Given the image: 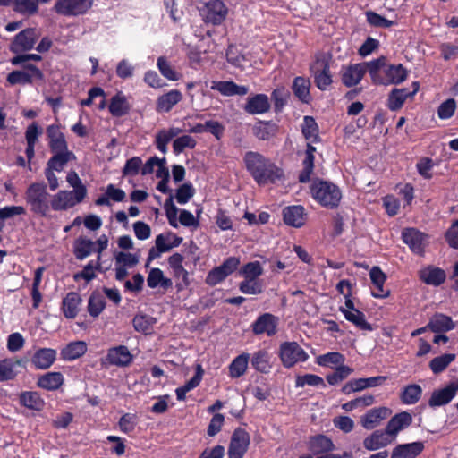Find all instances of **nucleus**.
Here are the masks:
<instances>
[{
	"label": "nucleus",
	"mask_w": 458,
	"mask_h": 458,
	"mask_svg": "<svg viewBox=\"0 0 458 458\" xmlns=\"http://www.w3.org/2000/svg\"><path fill=\"white\" fill-rule=\"evenodd\" d=\"M249 360L250 354L247 352H242L236 356L228 367L229 377L231 378H238L243 376L247 370Z\"/></svg>",
	"instance_id": "obj_45"
},
{
	"label": "nucleus",
	"mask_w": 458,
	"mask_h": 458,
	"mask_svg": "<svg viewBox=\"0 0 458 458\" xmlns=\"http://www.w3.org/2000/svg\"><path fill=\"white\" fill-rule=\"evenodd\" d=\"M412 91L406 88H394L388 94L386 106L390 111L400 110L408 98H411L418 92L420 84L418 81L412 82Z\"/></svg>",
	"instance_id": "obj_9"
},
{
	"label": "nucleus",
	"mask_w": 458,
	"mask_h": 458,
	"mask_svg": "<svg viewBox=\"0 0 458 458\" xmlns=\"http://www.w3.org/2000/svg\"><path fill=\"white\" fill-rule=\"evenodd\" d=\"M21 66L23 70H13L8 73L6 81L10 85L32 84L35 81H44L45 75L43 72L35 64H24Z\"/></svg>",
	"instance_id": "obj_4"
},
{
	"label": "nucleus",
	"mask_w": 458,
	"mask_h": 458,
	"mask_svg": "<svg viewBox=\"0 0 458 458\" xmlns=\"http://www.w3.org/2000/svg\"><path fill=\"white\" fill-rule=\"evenodd\" d=\"M269 159L266 158L263 155L259 152L248 151L245 153L243 161L247 171L253 177L263 165H265Z\"/></svg>",
	"instance_id": "obj_47"
},
{
	"label": "nucleus",
	"mask_w": 458,
	"mask_h": 458,
	"mask_svg": "<svg viewBox=\"0 0 458 458\" xmlns=\"http://www.w3.org/2000/svg\"><path fill=\"white\" fill-rule=\"evenodd\" d=\"M108 110L114 117H122L129 114L131 105L123 92L119 91L110 99Z\"/></svg>",
	"instance_id": "obj_32"
},
{
	"label": "nucleus",
	"mask_w": 458,
	"mask_h": 458,
	"mask_svg": "<svg viewBox=\"0 0 458 458\" xmlns=\"http://www.w3.org/2000/svg\"><path fill=\"white\" fill-rule=\"evenodd\" d=\"M106 308L104 296L98 291H94L89 295L88 301V312L93 318H97Z\"/></svg>",
	"instance_id": "obj_49"
},
{
	"label": "nucleus",
	"mask_w": 458,
	"mask_h": 458,
	"mask_svg": "<svg viewBox=\"0 0 458 458\" xmlns=\"http://www.w3.org/2000/svg\"><path fill=\"white\" fill-rule=\"evenodd\" d=\"M279 358L284 368H292L298 362H305L308 353L297 342H284L279 347Z\"/></svg>",
	"instance_id": "obj_5"
},
{
	"label": "nucleus",
	"mask_w": 458,
	"mask_h": 458,
	"mask_svg": "<svg viewBox=\"0 0 458 458\" xmlns=\"http://www.w3.org/2000/svg\"><path fill=\"white\" fill-rule=\"evenodd\" d=\"M455 358L456 355L454 353H445L435 357L430 360L429 368L434 374H439L443 372Z\"/></svg>",
	"instance_id": "obj_52"
},
{
	"label": "nucleus",
	"mask_w": 458,
	"mask_h": 458,
	"mask_svg": "<svg viewBox=\"0 0 458 458\" xmlns=\"http://www.w3.org/2000/svg\"><path fill=\"white\" fill-rule=\"evenodd\" d=\"M388 413L389 410L386 407L371 409L361 417V425L366 429H373L386 418Z\"/></svg>",
	"instance_id": "obj_31"
},
{
	"label": "nucleus",
	"mask_w": 458,
	"mask_h": 458,
	"mask_svg": "<svg viewBox=\"0 0 458 458\" xmlns=\"http://www.w3.org/2000/svg\"><path fill=\"white\" fill-rule=\"evenodd\" d=\"M344 356L338 352H331L319 355L316 362L322 367H329L331 365H343Z\"/></svg>",
	"instance_id": "obj_56"
},
{
	"label": "nucleus",
	"mask_w": 458,
	"mask_h": 458,
	"mask_svg": "<svg viewBox=\"0 0 458 458\" xmlns=\"http://www.w3.org/2000/svg\"><path fill=\"white\" fill-rule=\"evenodd\" d=\"M250 443V434L242 428H236L228 446V458H242Z\"/></svg>",
	"instance_id": "obj_8"
},
{
	"label": "nucleus",
	"mask_w": 458,
	"mask_h": 458,
	"mask_svg": "<svg viewBox=\"0 0 458 458\" xmlns=\"http://www.w3.org/2000/svg\"><path fill=\"white\" fill-rule=\"evenodd\" d=\"M301 132L305 140L311 141V143H318L321 140L318 125L312 116H304L301 124Z\"/></svg>",
	"instance_id": "obj_43"
},
{
	"label": "nucleus",
	"mask_w": 458,
	"mask_h": 458,
	"mask_svg": "<svg viewBox=\"0 0 458 458\" xmlns=\"http://www.w3.org/2000/svg\"><path fill=\"white\" fill-rule=\"evenodd\" d=\"M308 449L314 455H323L332 453L335 445L332 439L324 434H317L310 437L308 441Z\"/></svg>",
	"instance_id": "obj_17"
},
{
	"label": "nucleus",
	"mask_w": 458,
	"mask_h": 458,
	"mask_svg": "<svg viewBox=\"0 0 458 458\" xmlns=\"http://www.w3.org/2000/svg\"><path fill=\"white\" fill-rule=\"evenodd\" d=\"M82 304V298L81 294L77 292H69L63 298L61 310L67 319L75 318L80 310L81 306Z\"/></svg>",
	"instance_id": "obj_20"
},
{
	"label": "nucleus",
	"mask_w": 458,
	"mask_h": 458,
	"mask_svg": "<svg viewBox=\"0 0 458 458\" xmlns=\"http://www.w3.org/2000/svg\"><path fill=\"white\" fill-rule=\"evenodd\" d=\"M284 177V171L276 164L268 160L263 165L257 174H254L253 179L259 185H266L268 183H275Z\"/></svg>",
	"instance_id": "obj_12"
},
{
	"label": "nucleus",
	"mask_w": 458,
	"mask_h": 458,
	"mask_svg": "<svg viewBox=\"0 0 458 458\" xmlns=\"http://www.w3.org/2000/svg\"><path fill=\"white\" fill-rule=\"evenodd\" d=\"M239 290L244 294H259L263 292V286L259 280L244 279L239 284Z\"/></svg>",
	"instance_id": "obj_63"
},
{
	"label": "nucleus",
	"mask_w": 458,
	"mask_h": 458,
	"mask_svg": "<svg viewBox=\"0 0 458 458\" xmlns=\"http://www.w3.org/2000/svg\"><path fill=\"white\" fill-rule=\"evenodd\" d=\"M330 56L325 54H318L315 61L310 64V71L314 78V83L320 90H327L333 82V76L330 72Z\"/></svg>",
	"instance_id": "obj_3"
},
{
	"label": "nucleus",
	"mask_w": 458,
	"mask_h": 458,
	"mask_svg": "<svg viewBox=\"0 0 458 458\" xmlns=\"http://www.w3.org/2000/svg\"><path fill=\"white\" fill-rule=\"evenodd\" d=\"M19 403L31 411H41L46 403L36 391H23L19 394Z\"/></svg>",
	"instance_id": "obj_29"
},
{
	"label": "nucleus",
	"mask_w": 458,
	"mask_h": 458,
	"mask_svg": "<svg viewBox=\"0 0 458 458\" xmlns=\"http://www.w3.org/2000/svg\"><path fill=\"white\" fill-rule=\"evenodd\" d=\"M228 9L221 0H210L204 7V21L213 25H220L226 18Z\"/></svg>",
	"instance_id": "obj_13"
},
{
	"label": "nucleus",
	"mask_w": 458,
	"mask_h": 458,
	"mask_svg": "<svg viewBox=\"0 0 458 458\" xmlns=\"http://www.w3.org/2000/svg\"><path fill=\"white\" fill-rule=\"evenodd\" d=\"M64 381L61 372H47L38 377L37 385L42 389L55 391L63 386Z\"/></svg>",
	"instance_id": "obj_38"
},
{
	"label": "nucleus",
	"mask_w": 458,
	"mask_h": 458,
	"mask_svg": "<svg viewBox=\"0 0 458 458\" xmlns=\"http://www.w3.org/2000/svg\"><path fill=\"white\" fill-rule=\"evenodd\" d=\"M458 391V383L451 382L445 387L433 391L428 400V405L432 408L449 403Z\"/></svg>",
	"instance_id": "obj_19"
},
{
	"label": "nucleus",
	"mask_w": 458,
	"mask_h": 458,
	"mask_svg": "<svg viewBox=\"0 0 458 458\" xmlns=\"http://www.w3.org/2000/svg\"><path fill=\"white\" fill-rule=\"evenodd\" d=\"M195 189L191 182H185L176 190L175 199L179 204H186L194 196Z\"/></svg>",
	"instance_id": "obj_62"
},
{
	"label": "nucleus",
	"mask_w": 458,
	"mask_h": 458,
	"mask_svg": "<svg viewBox=\"0 0 458 458\" xmlns=\"http://www.w3.org/2000/svg\"><path fill=\"white\" fill-rule=\"evenodd\" d=\"M278 318L271 313H264L259 316L250 325L255 335H267L273 336L277 332Z\"/></svg>",
	"instance_id": "obj_10"
},
{
	"label": "nucleus",
	"mask_w": 458,
	"mask_h": 458,
	"mask_svg": "<svg viewBox=\"0 0 458 458\" xmlns=\"http://www.w3.org/2000/svg\"><path fill=\"white\" fill-rule=\"evenodd\" d=\"M278 131V126L272 121H259L253 127V134L260 140H269Z\"/></svg>",
	"instance_id": "obj_40"
},
{
	"label": "nucleus",
	"mask_w": 458,
	"mask_h": 458,
	"mask_svg": "<svg viewBox=\"0 0 458 458\" xmlns=\"http://www.w3.org/2000/svg\"><path fill=\"white\" fill-rule=\"evenodd\" d=\"M50 194L44 182L30 183L24 193L26 204L35 216L47 217L50 211Z\"/></svg>",
	"instance_id": "obj_2"
},
{
	"label": "nucleus",
	"mask_w": 458,
	"mask_h": 458,
	"mask_svg": "<svg viewBox=\"0 0 458 458\" xmlns=\"http://www.w3.org/2000/svg\"><path fill=\"white\" fill-rule=\"evenodd\" d=\"M38 38L37 29H24L13 37L10 44V51L16 55L30 51L35 47Z\"/></svg>",
	"instance_id": "obj_6"
},
{
	"label": "nucleus",
	"mask_w": 458,
	"mask_h": 458,
	"mask_svg": "<svg viewBox=\"0 0 458 458\" xmlns=\"http://www.w3.org/2000/svg\"><path fill=\"white\" fill-rule=\"evenodd\" d=\"M57 352L52 348H39L31 357L32 365L38 369H49L56 360Z\"/></svg>",
	"instance_id": "obj_23"
},
{
	"label": "nucleus",
	"mask_w": 458,
	"mask_h": 458,
	"mask_svg": "<svg viewBox=\"0 0 458 458\" xmlns=\"http://www.w3.org/2000/svg\"><path fill=\"white\" fill-rule=\"evenodd\" d=\"M156 323V318L142 313L136 314L132 319V326L135 331L145 335H150L153 332Z\"/></svg>",
	"instance_id": "obj_41"
},
{
	"label": "nucleus",
	"mask_w": 458,
	"mask_h": 458,
	"mask_svg": "<svg viewBox=\"0 0 458 458\" xmlns=\"http://www.w3.org/2000/svg\"><path fill=\"white\" fill-rule=\"evenodd\" d=\"M314 155L305 154V158L302 161V170L300 172L298 179L301 183H305L310 181V176L314 170Z\"/></svg>",
	"instance_id": "obj_58"
},
{
	"label": "nucleus",
	"mask_w": 458,
	"mask_h": 458,
	"mask_svg": "<svg viewBox=\"0 0 458 458\" xmlns=\"http://www.w3.org/2000/svg\"><path fill=\"white\" fill-rule=\"evenodd\" d=\"M407 76L408 71L403 64H386L381 82L378 85H397L404 81Z\"/></svg>",
	"instance_id": "obj_16"
},
{
	"label": "nucleus",
	"mask_w": 458,
	"mask_h": 458,
	"mask_svg": "<svg viewBox=\"0 0 458 458\" xmlns=\"http://www.w3.org/2000/svg\"><path fill=\"white\" fill-rule=\"evenodd\" d=\"M446 278L445 272L436 267H428L420 271V279L427 284L438 286Z\"/></svg>",
	"instance_id": "obj_34"
},
{
	"label": "nucleus",
	"mask_w": 458,
	"mask_h": 458,
	"mask_svg": "<svg viewBox=\"0 0 458 458\" xmlns=\"http://www.w3.org/2000/svg\"><path fill=\"white\" fill-rule=\"evenodd\" d=\"M412 423V416L408 411H402L394 415L386 426V432L393 438L396 437L399 431L408 428Z\"/></svg>",
	"instance_id": "obj_26"
},
{
	"label": "nucleus",
	"mask_w": 458,
	"mask_h": 458,
	"mask_svg": "<svg viewBox=\"0 0 458 458\" xmlns=\"http://www.w3.org/2000/svg\"><path fill=\"white\" fill-rule=\"evenodd\" d=\"M157 68L161 74L169 81H177L179 75L165 56L157 58Z\"/></svg>",
	"instance_id": "obj_61"
},
{
	"label": "nucleus",
	"mask_w": 458,
	"mask_h": 458,
	"mask_svg": "<svg viewBox=\"0 0 458 458\" xmlns=\"http://www.w3.org/2000/svg\"><path fill=\"white\" fill-rule=\"evenodd\" d=\"M270 109L268 97L266 94L259 93L249 97L244 106L245 112L250 114H261Z\"/></svg>",
	"instance_id": "obj_27"
},
{
	"label": "nucleus",
	"mask_w": 458,
	"mask_h": 458,
	"mask_svg": "<svg viewBox=\"0 0 458 458\" xmlns=\"http://www.w3.org/2000/svg\"><path fill=\"white\" fill-rule=\"evenodd\" d=\"M305 386L326 387L324 379L318 375L305 374L297 376L295 379V386L303 387Z\"/></svg>",
	"instance_id": "obj_57"
},
{
	"label": "nucleus",
	"mask_w": 458,
	"mask_h": 458,
	"mask_svg": "<svg viewBox=\"0 0 458 458\" xmlns=\"http://www.w3.org/2000/svg\"><path fill=\"white\" fill-rule=\"evenodd\" d=\"M282 214L284 224L289 226L300 228L305 224V208L301 205L285 207Z\"/></svg>",
	"instance_id": "obj_21"
},
{
	"label": "nucleus",
	"mask_w": 458,
	"mask_h": 458,
	"mask_svg": "<svg viewBox=\"0 0 458 458\" xmlns=\"http://www.w3.org/2000/svg\"><path fill=\"white\" fill-rule=\"evenodd\" d=\"M239 274L249 280H258L263 274V268L259 261L249 262L242 266Z\"/></svg>",
	"instance_id": "obj_54"
},
{
	"label": "nucleus",
	"mask_w": 458,
	"mask_h": 458,
	"mask_svg": "<svg viewBox=\"0 0 458 458\" xmlns=\"http://www.w3.org/2000/svg\"><path fill=\"white\" fill-rule=\"evenodd\" d=\"M197 145L196 140L190 135H182L176 138L173 142V150L175 155L184 151L186 148L193 149Z\"/></svg>",
	"instance_id": "obj_59"
},
{
	"label": "nucleus",
	"mask_w": 458,
	"mask_h": 458,
	"mask_svg": "<svg viewBox=\"0 0 458 458\" xmlns=\"http://www.w3.org/2000/svg\"><path fill=\"white\" fill-rule=\"evenodd\" d=\"M339 311L343 313L347 321L352 323L357 328L366 331L373 330L371 324L366 320V317L362 311L359 310L351 311L344 309V307H340Z\"/></svg>",
	"instance_id": "obj_39"
},
{
	"label": "nucleus",
	"mask_w": 458,
	"mask_h": 458,
	"mask_svg": "<svg viewBox=\"0 0 458 458\" xmlns=\"http://www.w3.org/2000/svg\"><path fill=\"white\" fill-rule=\"evenodd\" d=\"M101 256L98 255L97 260H90L81 271L78 272L74 276V279L77 280L79 278H82L87 282L91 281L96 277L95 270H101L100 264Z\"/></svg>",
	"instance_id": "obj_53"
},
{
	"label": "nucleus",
	"mask_w": 458,
	"mask_h": 458,
	"mask_svg": "<svg viewBox=\"0 0 458 458\" xmlns=\"http://www.w3.org/2000/svg\"><path fill=\"white\" fill-rule=\"evenodd\" d=\"M445 239L450 248L458 250V219L449 226L445 233Z\"/></svg>",
	"instance_id": "obj_64"
},
{
	"label": "nucleus",
	"mask_w": 458,
	"mask_h": 458,
	"mask_svg": "<svg viewBox=\"0 0 458 458\" xmlns=\"http://www.w3.org/2000/svg\"><path fill=\"white\" fill-rule=\"evenodd\" d=\"M210 88L225 97L244 96L250 90L248 86L238 85L233 81H215Z\"/></svg>",
	"instance_id": "obj_22"
},
{
	"label": "nucleus",
	"mask_w": 458,
	"mask_h": 458,
	"mask_svg": "<svg viewBox=\"0 0 458 458\" xmlns=\"http://www.w3.org/2000/svg\"><path fill=\"white\" fill-rule=\"evenodd\" d=\"M95 251V242L86 237H79L73 245V253L78 260H83Z\"/></svg>",
	"instance_id": "obj_44"
},
{
	"label": "nucleus",
	"mask_w": 458,
	"mask_h": 458,
	"mask_svg": "<svg viewBox=\"0 0 458 458\" xmlns=\"http://www.w3.org/2000/svg\"><path fill=\"white\" fill-rule=\"evenodd\" d=\"M284 177V171L276 164L268 160L263 165L257 174H254L253 179L259 185H266L268 183H275Z\"/></svg>",
	"instance_id": "obj_11"
},
{
	"label": "nucleus",
	"mask_w": 458,
	"mask_h": 458,
	"mask_svg": "<svg viewBox=\"0 0 458 458\" xmlns=\"http://www.w3.org/2000/svg\"><path fill=\"white\" fill-rule=\"evenodd\" d=\"M182 94L179 89L160 95L156 101V111L159 114L169 113L173 107L182 100Z\"/></svg>",
	"instance_id": "obj_24"
},
{
	"label": "nucleus",
	"mask_w": 458,
	"mask_h": 458,
	"mask_svg": "<svg viewBox=\"0 0 458 458\" xmlns=\"http://www.w3.org/2000/svg\"><path fill=\"white\" fill-rule=\"evenodd\" d=\"M312 199L327 209L336 208L342 199L340 188L330 181L315 178L310 186Z\"/></svg>",
	"instance_id": "obj_1"
},
{
	"label": "nucleus",
	"mask_w": 458,
	"mask_h": 458,
	"mask_svg": "<svg viewBox=\"0 0 458 458\" xmlns=\"http://www.w3.org/2000/svg\"><path fill=\"white\" fill-rule=\"evenodd\" d=\"M87 352V344L83 341L71 342L61 350V357L64 360H74Z\"/></svg>",
	"instance_id": "obj_42"
},
{
	"label": "nucleus",
	"mask_w": 458,
	"mask_h": 458,
	"mask_svg": "<svg viewBox=\"0 0 458 458\" xmlns=\"http://www.w3.org/2000/svg\"><path fill=\"white\" fill-rule=\"evenodd\" d=\"M366 18L368 23L376 28H390L395 24V21L387 20L373 11L366 12Z\"/></svg>",
	"instance_id": "obj_60"
},
{
	"label": "nucleus",
	"mask_w": 458,
	"mask_h": 458,
	"mask_svg": "<svg viewBox=\"0 0 458 458\" xmlns=\"http://www.w3.org/2000/svg\"><path fill=\"white\" fill-rule=\"evenodd\" d=\"M53 155L47 163V168L62 172L68 162L75 160V154L71 151L51 152Z\"/></svg>",
	"instance_id": "obj_35"
},
{
	"label": "nucleus",
	"mask_w": 458,
	"mask_h": 458,
	"mask_svg": "<svg viewBox=\"0 0 458 458\" xmlns=\"http://www.w3.org/2000/svg\"><path fill=\"white\" fill-rule=\"evenodd\" d=\"M428 329L434 333H445L454 328L451 317L443 313H436L428 323Z\"/></svg>",
	"instance_id": "obj_36"
},
{
	"label": "nucleus",
	"mask_w": 458,
	"mask_h": 458,
	"mask_svg": "<svg viewBox=\"0 0 458 458\" xmlns=\"http://www.w3.org/2000/svg\"><path fill=\"white\" fill-rule=\"evenodd\" d=\"M427 235L415 228H405L402 232V240L411 250L420 256L424 254V241Z\"/></svg>",
	"instance_id": "obj_14"
},
{
	"label": "nucleus",
	"mask_w": 458,
	"mask_h": 458,
	"mask_svg": "<svg viewBox=\"0 0 458 458\" xmlns=\"http://www.w3.org/2000/svg\"><path fill=\"white\" fill-rule=\"evenodd\" d=\"M352 372L353 369L349 366L340 365L333 373L327 375L326 379L329 385L335 386L346 379Z\"/></svg>",
	"instance_id": "obj_55"
},
{
	"label": "nucleus",
	"mask_w": 458,
	"mask_h": 458,
	"mask_svg": "<svg viewBox=\"0 0 458 458\" xmlns=\"http://www.w3.org/2000/svg\"><path fill=\"white\" fill-rule=\"evenodd\" d=\"M421 441L397 445L392 451L391 458H416L424 450Z\"/></svg>",
	"instance_id": "obj_25"
},
{
	"label": "nucleus",
	"mask_w": 458,
	"mask_h": 458,
	"mask_svg": "<svg viewBox=\"0 0 458 458\" xmlns=\"http://www.w3.org/2000/svg\"><path fill=\"white\" fill-rule=\"evenodd\" d=\"M310 81L309 79H306L301 76H297L294 78L292 85V89L294 96L302 103L309 104L311 100V96L310 92Z\"/></svg>",
	"instance_id": "obj_37"
},
{
	"label": "nucleus",
	"mask_w": 458,
	"mask_h": 458,
	"mask_svg": "<svg viewBox=\"0 0 458 458\" xmlns=\"http://www.w3.org/2000/svg\"><path fill=\"white\" fill-rule=\"evenodd\" d=\"M422 388L417 384L406 386L400 394L401 402L406 405L415 404L421 397Z\"/></svg>",
	"instance_id": "obj_48"
},
{
	"label": "nucleus",
	"mask_w": 458,
	"mask_h": 458,
	"mask_svg": "<svg viewBox=\"0 0 458 458\" xmlns=\"http://www.w3.org/2000/svg\"><path fill=\"white\" fill-rule=\"evenodd\" d=\"M21 365L20 360L6 358L0 360V382L14 379L18 374L15 369Z\"/></svg>",
	"instance_id": "obj_46"
},
{
	"label": "nucleus",
	"mask_w": 458,
	"mask_h": 458,
	"mask_svg": "<svg viewBox=\"0 0 458 458\" xmlns=\"http://www.w3.org/2000/svg\"><path fill=\"white\" fill-rule=\"evenodd\" d=\"M92 4L93 0H57L54 11L64 16H78L86 13Z\"/></svg>",
	"instance_id": "obj_7"
},
{
	"label": "nucleus",
	"mask_w": 458,
	"mask_h": 458,
	"mask_svg": "<svg viewBox=\"0 0 458 458\" xmlns=\"http://www.w3.org/2000/svg\"><path fill=\"white\" fill-rule=\"evenodd\" d=\"M391 435L384 430H375L363 440V446L369 451L378 450L386 447L392 442Z\"/></svg>",
	"instance_id": "obj_28"
},
{
	"label": "nucleus",
	"mask_w": 458,
	"mask_h": 458,
	"mask_svg": "<svg viewBox=\"0 0 458 458\" xmlns=\"http://www.w3.org/2000/svg\"><path fill=\"white\" fill-rule=\"evenodd\" d=\"M361 64H364L363 68L366 69V72H369L372 83L378 85V83L381 82V76L383 75L384 69L386 68V57L381 55L377 59H373L369 62H364Z\"/></svg>",
	"instance_id": "obj_33"
},
{
	"label": "nucleus",
	"mask_w": 458,
	"mask_h": 458,
	"mask_svg": "<svg viewBox=\"0 0 458 458\" xmlns=\"http://www.w3.org/2000/svg\"><path fill=\"white\" fill-rule=\"evenodd\" d=\"M361 63L343 66L341 79L344 86L351 88L359 84L366 74V69Z\"/></svg>",
	"instance_id": "obj_18"
},
{
	"label": "nucleus",
	"mask_w": 458,
	"mask_h": 458,
	"mask_svg": "<svg viewBox=\"0 0 458 458\" xmlns=\"http://www.w3.org/2000/svg\"><path fill=\"white\" fill-rule=\"evenodd\" d=\"M133 360V355L125 345L109 348L106 356V362L117 367H127Z\"/></svg>",
	"instance_id": "obj_15"
},
{
	"label": "nucleus",
	"mask_w": 458,
	"mask_h": 458,
	"mask_svg": "<svg viewBox=\"0 0 458 458\" xmlns=\"http://www.w3.org/2000/svg\"><path fill=\"white\" fill-rule=\"evenodd\" d=\"M13 10L21 15L30 16L38 11V0H13Z\"/></svg>",
	"instance_id": "obj_50"
},
{
	"label": "nucleus",
	"mask_w": 458,
	"mask_h": 458,
	"mask_svg": "<svg viewBox=\"0 0 458 458\" xmlns=\"http://www.w3.org/2000/svg\"><path fill=\"white\" fill-rule=\"evenodd\" d=\"M290 98L289 90L284 87L275 89L271 93V99L276 113H281Z\"/></svg>",
	"instance_id": "obj_51"
},
{
	"label": "nucleus",
	"mask_w": 458,
	"mask_h": 458,
	"mask_svg": "<svg viewBox=\"0 0 458 458\" xmlns=\"http://www.w3.org/2000/svg\"><path fill=\"white\" fill-rule=\"evenodd\" d=\"M271 354L265 349L255 352L250 359L253 369L262 374H268L273 367Z\"/></svg>",
	"instance_id": "obj_30"
}]
</instances>
